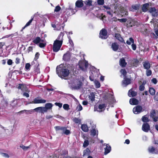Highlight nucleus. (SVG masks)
<instances>
[{"instance_id":"nucleus-2","label":"nucleus","mask_w":158,"mask_h":158,"mask_svg":"<svg viewBox=\"0 0 158 158\" xmlns=\"http://www.w3.org/2000/svg\"><path fill=\"white\" fill-rule=\"evenodd\" d=\"M17 88L19 89H21L22 92L23 93V96L28 98L29 97L28 93L30 92L27 88L25 84H19Z\"/></svg>"},{"instance_id":"nucleus-55","label":"nucleus","mask_w":158,"mask_h":158,"mask_svg":"<svg viewBox=\"0 0 158 158\" xmlns=\"http://www.w3.org/2000/svg\"><path fill=\"white\" fill-rule=\"evenodd\" d=\"M118 20L121 22H127V19H126L123 18L121 19H118Z\"/></svg>"},{"instance_id":"nucleus-52","label":"nucleus","mask_w":158,"mask_h":158,"mask_svg":"<svg viewBox=\"0 0 158 158\" xmlns=\"http://www.w3.org/2000/svg\"><path fill=\"white\" fill-rule=\"evenodd\" d=\"M98 3L99 5H103L104 3V0H98Z\"/></svg>"},{"instance_id":"nucleus-25","label":"nucleus","mask_w":158,"mask_h":158,"mask_svg":"<svg viewBox=\"0 0 158 158\" xmlns=\"http://www.w3.org/2000/svg\"><path fill=\"white\" fill-rule=\"evenodd\" d=\"M148 151L151 153H153L154 152L155 154H158V150L152 146L148 148Z\"/></svg>"},{"instance_id":"nucleus-32","label":"nucleus","mask_w":158,"mask_h":158,"mask_svg":"<svg viewBox=\"0 0 158 158\" xmlns=\"http://www.w3.org/2000/svg\"><path fill=\"white\" fill-rule=\"evenodd\" d=\"M81 128L82 130L84 132H88V127L86 124H82L81 125Z\"/></svg>"},{"instance_id":"nucleus-28","label":"nucleus","mask_w":158,"mask_h":158,"mask_svg":"<svg viewBox=\"0 0 158 158\" xmlns=\"http://www.w3.org/2000/svg\"><path fill=\"white\" fill-rule=\"evenodd\" d=\"M149 6L148 3H146L143 5L142 10L143 12H146L148 10V8Z\"/></svg>"},{"instance_id":"nucleus-11","label":"nucleus","mask_w":158,"mask_h":158,"mask_svg":"<svg viewBox=\"0 0 158 158\" xmlns=\"http://www.w3.org/2000/svg\"><path fill=\"white\" fill-rule=\"evenodd\" d=\"M150 126L148 123H143L142 126V129L144 132H148L150 130Z\"/></svg>"},{"instance_id":"nucleus-46","label":"nucleus","mask_w":158,"mask_h":158,"mask_svg":"<svg viewBox=\"0 0 158 158\" xmlns=\"http://www.w3.org/2000/svg\"><path fill=\"white\" fill-rule=\"evenodd\" d=\"M82 82L79 81L77 83V85L76 86V88L79 89L81 88L82 86Z\"/></svg>"},{"instance_id":"nucleus-24","label":"nucleus","mask_w":158,"mask_h":158,"mask_svg":"<svg viewBox=\"0 0 158 158\" xmlns=\"http://www.w3.org/2000/svg\"><path fill=\"white\" fill-rule=\"evenodd\" d=\"M131 80L130 78H127L126 77H124V80L123 81V83L127 85L131 83Z\"/></svg>"},{"instance_id":"nucleus-62","label":"nucleus","mask_w":158,"mask_h":158,"mask_svg":"<svg viewBox=\"0 0 158 158\" xmlns=\"http://www.w3.org/2000/svg\"><path fill=\"white\" fill-rule=\"evenodd\" d=\"M20 62V59L19 57H16L15 59V63L16 64H19Z\"/></svg>"},{"instance_id":"nucleus-42","label":"nucleus","mask_w":158,"mask_h":158,"mask_svg":"<svg viewBox=\"0 0 158 158\" xmlns=\"http://www.w3.org/2000/svg\"><path fill=\"white\" fill-rule=\"evenodd\" d=\"M73 121L76 123H80L81 122V120L78 118L75 117L73 119Z\"/></svg>"},{"instance_id":"nucleus-4","label":"nucleus","mask_w":158,"mask_h":158,"mask_svg":"<svg viewBox=\"0 0 158 158\" xmlns=\"http://www.w3.org/2000/svg\"><path fill=\"white\" fill-rule=\"evenodd\" d=\"M79 67L82 71H85L86 70L88 66V63L85 60H80L79 61Z\"/></svg>"},{"instance_id":"nucleus-40","label":"nucleus","mask_w":158,"mask_h":158,"mask_svg":"<svg viewBox=\"0 0 158 158\" xmlns=\"http://www.w3.org/2000/svg\"><path fill=\"white\" fill-rule=\"evenodd\" d=\"M155 33L156 35L154 33H151V36H153V38L155 39H157V36H158V30H156Z\"/></svg>"},{"instance_id":"nucleus-5","label":"nucleus","mask_w":158,"mask_h":158,"mask_svg":"<svg viewBox=\"0 0 158 158\" xmlns=\"http://www.w3.org/2000/svg\"><path fill=\"white\" fill-rule=\"evenodd\" d=\"M150 117L154 122L158 121V112H156L155 110H152L150 113Z\"/></svg>"},{"instance_id":"nucleus-8","label":"nucleus","mask_w":158,"mask_h":158,"mask_svg":"<svg viewBox=\"0 0 158 158\" xmlns=\"http://www.w3.org/2000/svg\"><path fill=\"white\" fill-rule=\"evenodd\" d=\"M77 11L75 9H73L69 6V8L66 9L65 13L67 16H71L74 14Z\"/></svg>"},{"instance_id":"nucleus-20","label":"nucleus","mask_w":158,"mask_h":158,"mask_svg":"<svg viewBox=\"0 0 158 158\" xmlns=\"http://www.w3.org/2000/svg\"><path fill=\"white\" fill-rule=\"evenodd\" d=\"M119 65L122 67H125L127 64V63L124 58L123 57L121 58L119 61Z\"/></svg>"},{"instance_id":"nucleus-23","label":"nucleus","mask_w":158,"mask_h":158,"mask_svg":"<svg viewBox=\"0 0 158 158\" xmlns=\"http://www.w3.org/2000/svg\"><path fill=\"white\" fill-rule=\"evenodd\" d=\"M139 102V101L135 98H131L129 100L130 103L131 105H137Z\"/></svg>"},{"instance_id":"nucleus-51","label":"nucleus","mask_w":158,"mask_h":158,"mask_svg":"<svg viewBox=\"0 0 158 158\" xmlns=\"http://www.w3.org/2000/svg\"><path fill=\"white\" fill-rule=\"evenodd\" d=\"M61 10V7L59 6H56L54 9L55 12H58Z\"/></svg>"},{"instance_id":"nucleus-3","label":"nucleus","mask_w":158,"mask_h":158,"mask_svg":"<svg viewBox=\"0 0 158 158\" xmlns=\"http://www.w3.org/2000/svg\"><path fill=\"white\" fill-rule=\"evenodd\" d=\"M63 42V41L62 40L61 41L55 40L54 41L52 47L53 52H57L59 51L62 46Z\"/></svg>"},{"instance_id":"nucleus-15","label":"nucleus","mask_w":158,"mask_h":158,"mask_svg":"<svg viewBox=\"0 0 158 158\" xmlns=\"http://www.w3.org/2000/svg\"><path fill=\"white\" fill-rule=\"evenodd\" d=\"M46 102V101L44 99H38L37 98H35L34 99V101L30 103H44Z\"/></svg>"},{"instance_id":"nucleus-50","label":"nucleus","mask_w":158,"mask_h":158,"mask_svg":"<svg viewBox=\"0 0 158 158\" xmlns=\"http://www.w3.org/2000/svg\"><path fill=\"white\" fill-rule=\"evenodd\" d=\"M96 87V88H99L101 86L100 82L98 81H96L95 82Z\"/></svg>"},{"instance_id":"nucleus-45","label":"nucleus","mask_w":158,"mask_h":158,"mask_svg":"<svg viewBox=\"0 0 158 158\" xmlns=\"http://www.w3.org/2000/svg\"><path fill=\"white\" fill-rule=\"evenodd\" d=\"M131 7L133 9L137 10H139V5L136 4L132 5Z\"/></svg>"},{"instance_id":"nucleus-56","label":"nucleus","mask_w":158,"mask_h":158,"mask_svg":"<svg viewBox=\"0 0 158 158\" xmlns=\"http://www.w3.org/2000/svg\"><path fill=\"white\" fill-rule=\"evenodd\" d=\"M2 30L3 31H4V30H6V31H8V28H4L3 27L2 25L0 23V31Z\"/></svg>"},{"instance_id":"nucleus-60","label":"nucleus","mask_w":158,"mask_h":158,"mask_svg":"<svg viewBox=\"0 0 158 158\" xmlns=\"http://www.w3.org/2000/svg\"><path fill=\"white\" fill-rule=\"evenodd\" d=\"M31 66V65L30 63H27L25 65V68L27 70H28L30 69V68Z\"/></svg>"},{"instance_id":"nucleus-35","label":"nucleus","mask_w":158,"mask_h":158,"mask_svg":"<svg viewBox=\"0 0 158 158\" xmlns=\"http://www.w3.org/2000/svg\"><path fill=\"white\" fill-rule=\"evenodd\" d=\"M141 32L145 36H148L149 35V31L148 29L146 28H144L141 31Z\"/></svg>"},{"instance_id":"nucleus-10","label":"nucleus","mask_w":158,"mask_h":158,"mask_svg":"<svg viewBox=\"0 0 158 158\" xmlns=\"http://www.w3.org/2000/svg\"><path fill=\"white\" fill-rule=\"evenodd\" d=\"M68 151L65 150H64L60 152L59 156L60 158H70V156H68Z\"/></svg>"},{"instance_id":"nucleus-39","label":"nucleus","mask_w":158,"mask_h":158,"mask_svg":"<svg viewBox=\"0 0 158 158\" xmlns=\"http://www.w3.org/2000/svg\"><path fill=\"white\" fill-rule=\"evenodd\" d=\"M134 43V40L132 37L130 38L129 40H127L126 41V43L129 45L131 44V43L133 44Z\"/></svg>"},{"instance_id":"nucleus-34","label":"nucleus","mask_w":158,"mask_h":158,"mask_svg":"<svg viewBox=\"0 0 158 158\" xmlns=\"http://www.w3.org/2000/svg\"><path fill=\"white\" fill-rule=\"evenodd\" d=\"M33 18L34 17H33L31 18L30 20H29V21L26 24L25 26L22 28V30H21V31H23V30L26 27L29 26L31 24L33 20Z\"/></svg>"},{"instance_id":"nucleus-33","label":"nucleus","mask_w":158,"mask_h":158,"mask_svg":"<svg viewBox=\"0 0 158 158\" xmlns=\"http://www.w3.org/2000/svg\"><path fill=\"white\" fill-rule=\"evenodd\" d=\"M91 153V151L89 148H87L83 151V156L89 155Z\"/></svg>"},{"instance_id":"nucleus-58","label":"nucleus","mask_w":158,"mask_h":158,"mask_svg":"<svg viewBox=\"0 0 158 158\" xmlns=\"http://www.w3.org/2000/svg\"><path fill=\"white\" fill-rule=\"evenodd\" d=\"M54 127L56 131L61 130L62 129V127L57 126L55 127Z\"/></svg>"},{"instance_id":"nucleus-44","label":"nucleus","mask_w":158,"mask_h":158,"mask_svg":"<svg viewBox=\"0 0 158 158\" xmlns=\"http://www.w3.org/2000/svg\"><path fill=\"white\" fill-rule=\"evenodd\" d=\"M63 108L65 110H68L70 109L69 105L67 104H65L63 106Z\"/></svg>"},{"instance_id":"nucleus-9","label":"nucleus","mask_w":158,"mask_h":158,"mask_svg":"<svg viewBox=\"0 0 158 158\" xmlns=\"http://www.w3.org/2000/svg\"><path fill=\"white\" fill-rule=\"evenodd\" d=\"M149 12L152 14V16L157 17L158 16V10L155 7H151L149 10Z\"/></svg>"},{"instance_id":"nucleus-27","label":"nucleus","mask_w":158,"mask_h":158,"mask_svg":"<svg viewBox=\"0 0 158 158\" xmlns=\"http://www.w3.org/2000/svg\"><path fill=\"white\" fill-rule=\"evenodd\" d=\"M98 134V130H96L95 129H94L90 131V135L93 137H95L96 136L97 137Z\"/></svg>"},{"instance_id":"nucleus-38","label":"nucleus","mask_w":158,"mask_h":158,"mask_svg":"<svg viewBox=\"0 0 158 158\" xmlns=\"http://www.w3.org/2000/svg\"><path fill=\"white\" fill-rule=\"evenodd\" d=\"M89 98L92 102L95 100V94L94 93H91L90 94V96H89Z\"/></svg>"},{"instance_id":"nucleus-21","label":"nucleus","mask_w":158,"mask_h":158,"mask_svg":"<svg viewBox=\"0 0 158 158\" xmlns=\"http://www.w3.org/2000/svg\"><path fill=\"white\" fill-rule=\"evenodd\" d=\"M119 45L116 42L112 43L111 47L114 51H117L119 48Z\"/></svg>"},{"instance_id":"nucleus-53","label":"nucleus","mask_w":158,"mask_h":158,"mask_svg":"<svg viewBox=\"0 0 158 158\" xmlns=\"http://www.w3.org/2000/svg\"><path fill=\"white\" fill-rule=\"evenodd\" d=\"M40 55V54L39 52H36L35 55V57L34 58V60H37V59L39 58Z\"/></svg>"},{"instance_id":"nucleus-6","label":"nucleus","mask_w":158,"mask_h":158,"mask_svg":"<svg viewBox=\"0 0 158 158\" xmlns=\"http://www.w3.org/2000/svg\"><path fill=\"white\" fill-rule=\"evenodd\" d=\"M107 32V30L104 29H102L100 31L99 37L102 39H106L108 37Z\"/></svg>"},{"instance_id":"nucleus-47","label":"nucleus","mask_w":158,"mask_h":158,"mask_svg":"<svg viewBox=\"0 0 158 158\" xmlns=\"http://www.w3.org/2000/svg\"><path fill=\"white\" fill-rule=\"evenodd\" d=\"M89 145V142L88 140L86 139L84 141L83 144V147L84 148L87 147Z\"/></svg>"},{"instance_id":"nucleus-18","label":"nucleus","mask_w":158,"mask_h":158,"mask_svg":"<svg viewBox=\"0 0 158 158\" xmlns=\"http://www.w3.org/2000/svg\"><path fill=\"white\" fill-rule=\"evenodd\" d=\"M115 37L121 42L125 44L123 38L120 34L115 33Z\"/></svg>"},{"instance_id":"nucleus-30","label":"nucleus","mask_w":158,"mask_h":158,"mask_svg":"<svg viewBox=\"0 0 158 158\" xmlns=\"http://www.w3.org/2000/svg\"><path fill=\"white\" fill-rule=\"evenodd\" d=\"M44 110L43 107L41 106L37 107L34 109V110L36 112L39 111V112L44 114V113L45 112V111H44Z\"/></svg>"},{"instance_id":"nucleus-49","label":"nucleus","mask_w":158,"mask_h":158,"mask_svg":"<svg viewBox=\"0 0 158 158\" xmlns=\"http://www.w3.org/2000/svg\"><path fill=\"white\" fill-rule=\"evenodd\" d=\"M146 74L147 76H151L152 74V71L151 70L148 69L146 71Z\"/></svg>"},{"instance_id":"nucleus-22","label":"nucleus","mask_w":158,"mask_h":158,"mask_svg":"<svg viewBox=\"0 0 158 158\" xmlns=\"http://www.w3.org/2000/svg\"><path fill=\"white\" fill-rule=\"evenodd\" d=\"M83 1L82 0H78L75 3L76 7L77 8H81L83 6Z\"/></svg>"},{"instance_id":"nucleus-19","label":"nucleus","mask_w":158,"mask_h":158,"mask_svg":"<svg viewBox=\"0 0 158 158\" xmlns=\"http://www.w3.org/2000/svg\"><path fill=\"white\" fill-rule=\"evenodd\" d=\"M51 25L55 30H60L61 29V26L60 23L56 24L55 23H52L51 24Z\"/></svg>"},{"instance_id":"nucleus-61","label":"nucleus","mask_w":158,"mask_h":158,"mask_svg":"<svg viewBox=\"0 0 158 158\" xmlns=\"http://www.w3.org/2000/svg\"><path fill=\"white\" fill-rule=\"evenodd\" d=\"M34 72L36 74H38L40 72L39 69L38 68V67H36L34 68Z\"/></svg>"},{"instance_id":"nucleus-13","label":"nucleus","mask_w":158,"mask_h":158,"mask_svg":"<svg viewBox=\"0 0 158 158\" xmlns=\"http://www.w3.org/2000/svg\"><path fill=\"white\" fill-rule=\"evenodd\" d=\"M142 106L139 105H138L133 108V111L135 114H138L140 113L142 111Z\"/></svg>"},{"instance_id":"nucleus-41","label":"nucleus","mask_w":158,"mask_h":158,"mask_svg":"<svg viewBox=\"0 0 158 158\" xmlns=\"http://www.w3.org/2000/svg\"><path fill=\"white\" fill-rule=\"evenodd\" d=\"M84 2L86 5L89 6H92V1L91 0H87L84 1Z\"/></svg>"},{"instance_id":"nucleus-16","label":"nucleus","mask_w":158,"mask_h":158,"mask_svg":"<svg viewBox=\"0 0 158 158\" xmlns=\"http://www.w3.org/2000/svg\"><path fill=\"white\" fill-rule=\"evenodd\" d=\"M53 105L51 103H47L45 105V106L43 107L44 111L45 112H46L48 111V110L51 109H52Z\"/></svg>"},{"instance_id":"nucleus-1","label":"nucleus","mask_w":158,"mask_h":158,"mask_svg":"<svg viewBox=\"0 0 158 158\" xmlns=\"http://www.w3.org/2000/svg\"><path fill=\"white\" fill-rule=\"evenodd\" d=\"M56 71L59 77L61 78L68 76L70 73L69 70L66 68L64 64H61L57 66L56 68Z\"/></svg>"},{"instance_id":"nucleus-36","label":"nucleus","mask_w":158,"mask_h":158,"mask_svg":"<svg viewBox=\"0 0 158 158\" xmlns=\"http://www.w3.org/2000/svg\"><path fill=\"white\" fill-rule=\"evenodd\" d=\"M142 120L143 122L144 123H146L148 122L150 120L148 117L146 116V115H144L142 117Z\"/></svg>"},{"instance_id":"nucleus-37","label":"nucleus","mask_w":158,"mask_h":158,"mask_svg":"<svg viewBox=\"0 0 158 158\" xmlns=\"http://www.w3.org/2000/svg\"><path fill=\"white\" fill-rule=\"evenodd\" d=\"M149 92L152 95H154L155 94V89L153 87L149 88Z\"/></svg>"},{"instance_id":"nucleus-31","label":"nucleus","mask_w":158,"mask_h":158,"mask_svg":"<svg viewBox=\"0 0 158 158\" xmlns=\"http://www.w3.org/2000/svg\"><path fill=\"white\" fill-rule=\"evenodd\" d=\"M41 38L40 37L38 36L35 37L32 41V42L35 44H39L40 42Z\"/></svg>"},{"instance_id":"nucleus-14","label":"nucleus","mask_w":158,"mask_h":158,"mask_svg":"<svg viewBox=\"0 0 158 158\" xmlns=\"http://www.w3.org/2000/svg\"><path fill=\"white\" fill-rule=\"evenodd\" d=\"M71 54L69 52H66L63 56V60L65 61H68L70 60Z\"/></svg>"},{"instance_id":"nucleus-29","label":"nucleus","mask_w":158,"mask_h":158,"mask_svg":"<svg viewBox=\"0 0 158 158\" xmlns=\"http://www.w3.org/2000/svg\"><path fill=\"white\" fill-rule=\"evenodd\" d=\"M105 149V152L104 154L105 155H106L108 153H109L111 149V147L109 145H106V146Z\"/></svg>"},{"instance_id":"nucleus-26","label":"nucleus","mask_w":158,"mask_h":158,"mask_svg":"<svg viewBox=\"0 0 158 158\" xmlns=\"http://www.w3.org/2000/svg\"><path fill=\"white\" fill-rule=\"evenodd\" d=\"M128 95L130 97H133L136 96L137 94V93L134 91L132 90L131 89L129 90L128 93Z\"/></svg>"},{"instance_id":"nucleus-57","label":"nucleus","mask_w":158,"mask_h":158,"mask_svg":"<svg viewBox=\"0 0 158 158\" xmlns=\"http://www.w3.org/2000/svg\"><path fill=\"white\" fill-rule=\"evenodd\" d=\"M17 99H15V100H13L11 101V104L13 106H15V105H17Z\"/></svg>"},{"instance_id":"nucleus-43","label":"nucleus","mask_w":158,"mask_h":158,"mask_svg":"<svg viewBox=\"0 0 158 158\" xmlns=\"http://www.w3.org/2000/svg\"><path fill=\"white\" fill-rule=\"evenodd\" d=\"M120 72L123 75L124 77H126L127 72L125 69H122L120 70Z\"/></svg>"},{"instance_id":"nucleus-54","label":"nucleus","mask_w":158,"mask_h":158,"mask_svg":"<svg viewBox=\"0 0 158 158\" xmlns=\"http://www.w3.org/2000/svg\"><path fill=\"white\" fill-rule=\"evenodd\" d=\"M70 133V131L69 130H67V127H66V129L63 134H64L66 135H69V134Z\"/></svg>"},{"instance_id":"nucleus-64","label":"nucleus","mask_w":158,"mask_h":158,"mask_svg":"<svg viewBox=\"0 0 158 158\" xmlns=\"http://www.w3.org/2000/svg\"><path fill=\"white\" fill-rule=\"evenodd\" d=\"M131 47L132 49L133 50L135 51L136 50V45L134 44V43L133 44H132L131 45Z\"/></svg>"},{"instance_id":"nucleus-63","label":"nucleus","mask_w":158,"mask_h":158,"mask_svg":"<svg viewBox=\"0 0 158 158\" xmlns=\"http://www.w3.org/2000/svg\"><path fill=\"white\" fill-rule=\"evenodd\" d=\"M139 89L140 91H143L145 89V87L144 86L141 85L139 86Z\"/></svg>"},{"instance_id":"nucleus-48","label":"nucleus","mask_w":158,"mask_h":158,"mask_svg":"<svg viewBox=\"0 0 158 158\" xmlns=\"http://www.w3.org/2000/svg\"><path fill=\"white\" fill-rule=\"evenodd\" d=\"M46 43H40L39 44V46L40 48H43L46 46Z\"/></svg>"},{"instance_id":"nucleus-17","label":"nucleus","mask_w":158,"mask_h":158,"mask_svg":"<svg viewBox=\"0 0 158 158\" xmlns=\"http://www.w3.org/2000/svg\"><path fill=\"white\" fill-rule=\"evenodd\" d=\"M143 67L144 69L148 70L151 67V64L148 61H145L142 63Z\"/></svg>"},{"instance_id":"nucleus-59","label":"nucleus","mask_w":158,"mask_h":158,"mask_svg":"<svg viewBox=\"0 0 158 158\" xmlns=\"http://www.w3.org/2000/svg\"><path fill=\"white\" fill-rule=\"evenodd\" d=\"M77 110L78 111H80L82 110V107L80 104H79L77 106Z\"/></svg>"},{"instance_id":"nucleus-7","label":"nucleus","mask_w":158,"mask_h":158,"mask_svg":"<svg viewBox=\"0 0 158 158\" xmlns=\"http://www.w3.org/2000/svg\"><path fill=\"white\" fill-rule=\"evenodd\" d=\"M136 21L131 19H128L126 23V26L127 28L132 27L136 25Z\"/></svg>"},{"instance_id":"nucleus-12","label":"nucleus","mask_w":158,"mask_h":158,"mask_svg":"<svg viewBox=\"0 0 158 158\" xmlns=\"http://www.w3.org/2000/svg\"><path fill=\"white\" fill-rule=\"evenodd\" d=\"M106 107V106L105 104H99L97 108V107H94V110L97 109V110L100 112H102L104 111Z\"/></svg>"}]
</instances>
